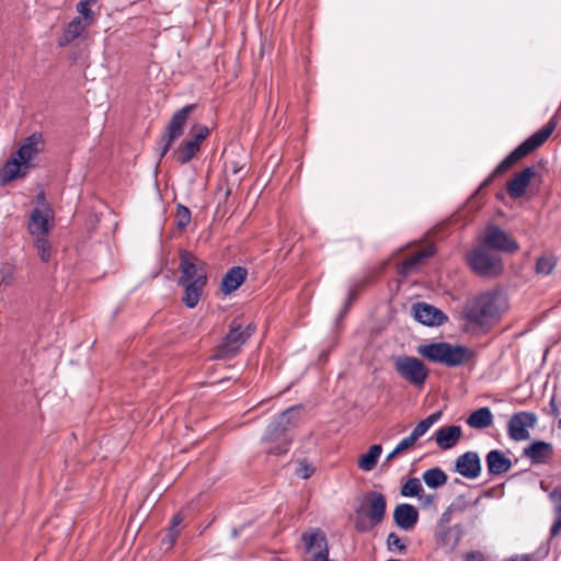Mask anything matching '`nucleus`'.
<instances>
[{
	"instance_id": "obj_1",
	"label": "nucleus",
	"mask_w": 561,
	"mask_h": 561,
	"mask_svg": "<svg viewBox=\"0 0 561 561\" xmlns=\"http://www.w3.org/2000/svg\"><path fill=\"white\" fill-rule=\"evenodd\" d=\"M507 308V299L500 289L480 293L468 299L462 310V318L482 330L491 329L500 321Z\"/></svg>"
},
{
	"instance_id": "obj_2",
	"label": "nucleus",
	"mask_w": 561,
	"mask_h": 561,
	"mask_svg": "<svg viewBox=\"0 0 561 561\" xmlns=\"http://www.w3.org/2000/svg\"><path fill=\"white\" fill-rule=\"evenodd\" d=\"M301 404L291 405L267 425L262 442L267 445L266 451L271 455H285L293 443V428L300 422Z\"/></svg>"
},
{
	"instance_id": "obj_3",
	"label": "nucleus",
	"mask_w": 561,
	"mask_h": 561,
	"mask_svg": "<svg viewBox=\"0 0 561 561\" xmlns=\"http://www.w3.org/2000/svg\"><path fill=\"white\" fill-rule=\"evenodd\" d=\"M556 127L557 122L554 117H552L541 129L534 133L522 144H519L514 150H512L480 184L478 190L482 191L486 188L497 175L503 174L522 158L526 157L528 153L540 147L550 137Z\"/></svg>"
},
{
	"instance_id": "obj_4",
	"label": "nucleus",
	"mask_w": 561,
	"mask_h": 561,
	"mask_svg": "<svg viewBox=\"0 0 561 561\" xmlns=\"http://www.w3.org/2000/svg\"><path fill=\"white\" fill-rule=\"evenodd\" d=\"M417 353L433 363L458 367L476 359V353L461 344L433 342L417 347Z\"/></svg>"
},
{
	"instance_id": "obj_5",
	"label": "nucleus",
	"mask_w": 561,
	"mask_h": 561,
	"mask_svg": "<svg viewBox=\"0 0 561 561\" xmlns=\"http://www.w3.org/2000/svg\"><path fill=\"white\" fill-rule=\"evenodd\" d=\"M43 142L41 133H33L26 137L14 156L0 169V185H5L19 176L21 167H27L28 162L41 152Z\"/></svg>"
},
{
	"instance_id": "obj_6",
	"label": "nucleus",
	"mask_w": 561,
	"mask_h": 561,
	"mask_svg": "<svg viewBox=\"0 0 561 561\" xmlns=\"http://www.w3.org/2000/svg\"><path fill=\"white\" fill-rule=\"evenodd\" d=\"M254 332L255 327L252 323L243 325L240 318H234L229 323L227 334L217 345L213 358L219 360L234 357Z\"/></svg>"
},
{
	"instance_id": "obj_7",
	"label": "nucleus",
	"mask_w": 561,
	"mask_h": 561,
	"mask_svg": "<svg viewBox=\"0 0 561 561\" xmlns=\"http://www.w3.org/2000/svg\"><path fill=\"white\" fill-rule=\"evenodd\" d=\"M466 263L476 275L485 279L497 278L504 272L501 255L482 244L466 254Z\"/></svg>"
},
{
	"instance_id": "obj_8",
	"label": "nucleus",
	"mask_w": 561,
	"mask_h": 561,
	"mask_svg": "<svg viewBox=\"0 0 561 561\" xmlns=\"http://www.w3.org/2000/svg\"><path fill=\"white\" fill-rule=\"evenodd\" d=\"M393 366L402 379L416 388L423 387L428 377V369L424 363L414 356H398Z\"/></svg>"
},
{
	"instance_id": "obj_9",
	"label": "nucleus",
	"mask_w": 561,
	"mask_h": 561,
	"mask_svg": "<svg viewBox=\"0 0 561 561\" xmlns=\"http://www.w3.org/2000/svg\"><path fill=\"white\" fill-rule=\"evenodd\" d=\"M366 500L369 504L367 513L369 522H366L364 518H358L355 522V528L360 533L369 531L380 524L386 514L387 502L382 493L376 491L369 492Z\"/></svg>"
},
{
	"instance_id": "obj_10",
	"label": "nucleus",
	"mask_w": 561,
	"mask_h": 561,
	"mask_svg": "<svg viewBox=\"0 0 561 561\" xmlns=\"http://www.w3.org/2000/svg\"><path fill=\"white\" fill-rule=\"evenodd\" d=\"M485 248L500 252L514 253L519 249L518 243L500 226L489 225L485 228L483 241Z\"/></svg>"
},
{
	"instance_id": "obj_11",
	"label": "nucleus",
	"mask_w": 561,
	"mask_h": 561,
	"mask_svg": "<svg viewBox=\"0 0 561 561\" xmlns=\"http://www.w3.org/2000/svg\"><path fill=\"white\" fill-rule=\"evenodd\" d=\"M537 414L529 411L514 413L507 423V434L512 440L522 442L529 438V428L537 424Z\"/></svg>"
},
{
	"instance_id": "obj_12",
	"label": "nucleus",
	"mask_w": 561,
	"mask_h": 561,
	"mask_svg": "<svg viewBox=\"0 0 561 561\" xmlns=\"http://www.w3.org/2000/svg\"><path fill=\"white\" fill-rule=\"evenodd\" d=\"M179 270L181 276L178 279V284H184L198 277H207L205 270V263H203L195 254L190 251H180V265Z\"/></svg>"
},
{
	"instance_id": "obj_13",
	"label": "nucleus",
	"mask_w": 561,
	"mask_h": 561,
	"mask_svg": "<svg viewBox=\"0 0 561 561\" xmlns=\"http://www.w3.org/2000/svg\"><path fill=\"white\" fill-rule=\"evenodd\" d=\"M41 208L33 209L28 224V231L32 236H46L49 232V220L53 219V210L46 203L45 196L42 193L38 196Z\"/></svg>"
},
{
	"instance_id": "obj_14",
	"label": "nucleus",
	"mask_w": 561,
	"mask_h": 561,
	"mask_svg": "<svg viewBox=\"0 0 561 561\" xmlns=\"http://www.w3.org/2000/svg\"><path fill=\"white\" fill-rule=\"evenodd\" d=\"M414 319L426 327H438L448 321V317L438 308L426 304L416 302L412 307Z\"/></svg>"
},
{
	"instance_id": "obj_15",
	"label": "nucleus",
	"mask_w": 561,
	"mask_h": 561,
	"mask_svg": "<svg viewBox=\"0 0 561 561\" xmlns=\"http://www.w3.org/2000/svg\"><path fill=\"white\" fill-rule=\"evenodd\" d=\"M455 471L463 478L476 479L481 473V460L477 451H466L455 461Z\"/></svg>"
},
{
	"instance_id": "obj_16",
	"label": "nucleus",
	"mask_w": 561,
	"mask_h": 561,
	"mask_svg": "<svg viewBox=\"0 0 561 561\" xmlns=\"http://www.w3.org/2000/svg\"><path fill=\"white\" fill-rule=\"evenodd\" d=\"M463 531L459 524L451 527H442L436 534V546L445 554H450L455 551Z\"/></svg>"
},
{
	"instance_id": "obj_17",
	"label": "nucleus",
	"mask_w": 561,
	"mask_h": 561,
	"mask_svg": "<svg viewBox=\"0 0 561 561\" xmlns=\"http://www.w3.org/2000/svg\"><path fill=\"white\" fill-rule=\"evenodd\" d=\"M195 104H188L178 110L171 117L169 124L165 127L163 135L173 139L174 141L180 138L187 123L188 115L195 110Z\"/></svg>"
},
{
	"instance_id": "obj_18",
	"label": "nucleus",
	"mask_w": 561,
	"mask_h": 561,
	"mask_svg": "<svg viewBox=\"0 0 561 561\" xmlns=\"http://www.w3.org/2000/svg\"><path fill=\"white\" fill-rule=\"evenodd\" d=\"M536 170L535 167L529 165L524 168L520 172L516 173L512 180L507 182L506 188L507 193L512 198H519L525 193L526 190L535 176Z\"/></svg>"
},
{
	"instance_id": "obj_19",
	"label": "nucleus",
	"mask_w": 561,
	"mask_h": 561,
	"mask_svg": "<svg viewBox=\"0 0 561 561\" xmlns=\"http://www.w3.org/2000/svg\"><path fill=\"white\" fill-rule=\"evenodd\" d=\"M393 520L402 530H412L419 520V512L409 503L398 504L393 511Z\"/></svg>"
},
{
	"instance_id": "obj_20",
	"label": "nucleus",
	"mask_w": 561,
	"mask_h": 561,
	"mask_svg": "<svg viewBox=\"0 0 561 561\" xmlns=\"http://www.w3.org/2000/svg\"><path fill=\"white\" fill-rule=\"evenodd\" d=\"M207 280V277L202 276L198 277L197 279H193L184 284H178L179 286H182L184 288L182 302L185 305V307H187L188 309H193L197 306V304L201 300V297L203 296Z\"/></svg>"
},
{
	"instance_id": "obj_21",
	"label": "nucleus",
	"mask_w": 561,
	"mask_h": 561,
	"mask_svg": "<svg viewBox=\"0 0 561 561\" xmlns=\"http://www.w3.org/2000/svg\"><path fill=\"white\" fill-rule=\"evenodd\" d=\"M302 539L308 552L316 549L310 561H329V549L324 535L321 533L304 534Z\"/></svg>"
},
{
	"instance_id": "obj_22",
	"label": "nucleus",
	"mask_w": 561,
	"mask_h": 561,
	"mask_svg": "<svg viewBox=\"0 0 561 561\" xmlns=\"http://www.w3.org/2000/svg\"><path fill=\"white\" fill-rule=\"evenodd\" d=\"M553 456L552 444L543 440H535L523 449V457L528 458L533 463H545Z\"/></svg>"
},
{
	"instance_id": "obj_23",
	"label": "nucleus",
	"mask_w": 561,
	"mask_h": 561,
	"mask_svg": "<svg viewBox=\"0 0 561 561\" xmlns=\"http://www.w3.org/2000/svg\"><path fill=\"white\" fill-rule=\"evenodd\" d=\"M485 463L490 476H501L511 470L513 463L503 451L490 450L485 456Z\"/></svg>"
},
{
	"instance_id": "obj_24",
	"label": "nucleus",
	"mask_w": 561,
	"mask_h": 561,
	"mask_svg": "<svg viewBox=\"0 0 561 561\" xmlns=\"http://www.w3.org/2000/svg\"><path fill=\"white\" fill-rule=\"evenodd\" d=\"M248 270L243 266H233L227 271L221 279L220 289L225 295L237 290L247 279Z\"/></svg>"
},
{
	"instance_id": "obj_25",
	"label": "nucleus",
	"mask_w": 561,
	"mask_h": 561,
	"mask_svg": "<svg viewBox=\"0 0 561 561\" xmlns=\"http://www.w3.org/2000/svg\"><path fill=\"white\" fill-rule=\"evenodd\" d=\"M461 434L462 430L459 425L442 426L436 430L434 438L440 449L447 450L457 444Z\"/></svg>"
},
{
	"instance_id": "obj_26",
	"label": "nucleus",
	"mask_w": 561,
	"mask_h": 561,
	"mask_svg": "<svg viewBox=\"0 0 561 561\" xmlns=\"http://www.w3.org/2000/svg\"><path fill=\"white\" fill-rule=\"evenodd\" d=\"M90 25V23L83 21V18H75L67 24L62 34L58 37V46L65 47L69 45L76 38L80 37Z\"/></svg>"
},
{
	"instance_id": "obj_27",
	"label": "nucleus",
	"mask_w": 561,
	"mask_h": 561,
	"mask_svg": "<svg viewBox=\"0 0 561 561\" xmlns=\"http://www.w3.org/2000/svg\"><path fill=\"white\" fill-rule=\"evenodd\" d=\"M493 422V414L488 407L479 408L467 419V424L471 428L482 430L489 427Z\"/></svg>"
},
{
	"instance_id": "obj_28",
	"label": "nucleus",
	"mask_w": 561,
	"mask_h": 561,
	"mask_svg": "<svg viewBox=\"0 0 561 561\" xmlns=\"http://www.w3.org/2000/svg\"><path fill=\"white\" fill-rule=\"evenodd\" d=\"M201 145L196 140L183 141L174 151L180 164L188 163L199 151Z\"/></svg>"
},
{
	"instance_id": "obj_29",
	"label": "nucleus",
	"mask_w": 561,
	"mask_h": 561,
	"mask_svg": "<svg viewBox=\"0 0 561 561\" xmlns=\"http://www.w3.org/2000/svg\"><path fill=\"white\" fill-rule=\"evenodd\" d=\"M422 479L427 488L438 489L447 482L446 472L439 467L427 469L423 472Z\"/></svg>"
},
{
	"instance_id": "obj_30",
	"label": "nucleus",
	"mask_w": 561,
	"mask_h": 561,
	"mask_svg": "<svg viewBox=\"0 0 561 561\" xmlns=\"http://www.w3.org/2000/svg\"><path fill=\"white\" fill-rule=\"evenodd\" d=\"M381 451V445L375 444L370 446L368 451L359 457L358 467L364 471H371L376 467Z\"/></svg>"
},
{
	"instance_id": "obj_31",
	"label": "nucleus",
	"mask_w": 561,
	"mask_h": 561,
	"mask_svg": "<svg viewBox=\"0 0 561 561\" xmlns=\"http://www.w3.org/2000/svg\"><path fill=\"white\" fill-rule=\"evenodd\" d=\"M549 496L554 503L556 514L554 522L550 528V535L551 537H556L561 531V488L553 489Z\"/></svg>"
},
{
	"instance_id": "obj_32",
	"label": "nucleus",
	"mask_w": 561,
	"mask_h": 561,
	"mask_svg": "<svg viewBox=\"0 0 561 561\" xmlns=\"http://www.w3.org/2000/svg\"><path fill=\"white\" fill-rule=\"evenodd\" d=\"M443 415V412L442 411H436L432 414H430L428 416H426L425 419H423L421 422H419L416 424V426L412 430V432L410 433L412 435L413 438H415L416 440L422 437L436 422L439 421V419L442 417Z\"/></svg>"
},
{
	"instance_id": "obj_33",
	"label": "nucleus",
	"mask_w": 561,
	"mask_h": 561,
	"mask_svg": "<svg viewBox=\"0 0 561 561\" xmlns=\"http://www.w3.org/2000/svg\"><path fill=\"white\" fill-rule=\"evenodd\" d=\"M430 254L431 253L427 250L416 252L415 254H413L412 256L402 262L400 266V273L404 276L413 273L417 268L421 261L428 257Z\"/></svg>"
},
{
	"instance_id": "obj_34",
	"label": "nucleus",
	"mask_w": 561,
	"mask_h": 561,
	"mask_svg": "<svg viewBox=\"0 0 561 561\" xmlns=\"http://www.w3.org/2000/svg\"><path fill=\"white\" fill-rule=\"evenodd\" d=\"M557 265V257L554 255H543L536 261V272L542 275H550Z\"/></svg>"
},
{
	"instance_id": "obj_35",
	"label": "nucleus",
	"mask_w": 561,
	"mask_h": 561,
	"mask_svg": "<svg viewBox=\"0 0 561 561\" xmlns=\"http://www.w3.org/2000/svg\"><path fill=\"white\" fill-rule=\"evenodd\" d=\"M423 486L419 478H410L401 488V495L404 497L420 496Z\"/></svg>"
},
{
	"instance_id": "obj_36",
	"label": "nucleus",
	"mask_w": 561,
	"mask_h": 561,
	"mask_svg": "<svg viewBox=\"0 0 561 561\" xmlns=\"http://www.w3.org/2000/svg\"><path fill=\"white\" fill-rule=\"evenodd\" d=\"M386 545H387V549L390 552L397 551V552L403 554L407 552V549H408L407 545L402 541V539L398 536V534H396L393 531L388 534Z\"/></svg>"
},
{
	"instance_id": "obj_37",
	"label": "nucleus",
	"mask_w": 561,
	"mask_h": 561,
	"mask_svg": "<svg viewBox=\"0 0 561 561\" xmlns=\"http://www.w3.org/2000/svg\"><path fill=\"white\" fill-rule=\"evenodd\" d=\"M175 219H176V227L179 229H184L188 226L191 222V210L182 205L178 204L176 206V213H175Z\"/></svg>"
},
{
	"instance_id": "obj_38",
	"label": "nucleus",
	"mask_w": 561,
	"mask_h": 561,
	"mask_svg": "<svg viewBox=\"0 0 561 561\" xmlns=\"http://www.w3.org/2000/svg\"><path fill=\"white\" fill-rule=\"evenodd\" d=\"M35 247L38 250L42 261L47 262L50 257V242L46 236H36Z\"/></svg>"
},
{
	"instance_id": "obj_39",
	"label": "nucleus",
	"mask_w": 561,
	"mask_h": 561,
	"mask_svg": "<svg viewBox=\"0 0 561 561\" xmlns=\"http://www.w3.org/2000/svg\"><path fill=\"white\" fill-rule=\"evenodd\" d=\"M173 144H174L173 139H171L162 134L160 139L157 141V152H158L159 161H161L165 157V154L168 153V151L170 150V148L172 147Z\"/></svg>"
},
{
	"instance_id": "obj_40",
	"label": "nucleus",
	"mask_w": 561,
	"mask_h": 561,
	"mask_svg": "<svg viewBox=\"0 0 561 561\" xmlns=\"http://www.w3.org/2000/svg\"><path fill=\"white\" fill-rule=\"evenodd\" d=\"M76 10L78 12L77 18H83V21L92 24L94 20V13L91 10V7L83 3L82 1H79L76 5Z\"/></svg>"
},
{
	"instance_id": "obj_41",
	"label": "nucleus",
	"mask_w": 561,
	"mask_h": 561,
	"mask_svg": "<svg viewBox=\"0 0 561 561\" xmlns=\"http://www.w3.org/2000/svg\"><path fill=\"white\" fill-rule=\"evenodd\" d=\"M314 472V468L307 462V460H300L296 468V474L301 479L310 478Z\"/></svg>"
},
{
	"instance_id": "obj_42",
	"label": "nucleus",
	"mask_w": 561,
	"mask_h": 561,
	"mask_svg": "<svg viewBox=\"0 0 561 561\" xmlns=\"http://www.w3.org/2000/svg\"><path fill=\"white\" fill-rule=\"evenodd\" d=\"M193 139L201 145V141L205 140L209 136V128L206 125H195L192 129Z\"/></svg>"
},
{
	"instance_id": "obj_43",
	"label": "nucleus",
	"mask_w": 561,
	"mask_h": 561,
	"mask_svg": "<svg viewBox=\"0 0 561 561\" xmlns=\"http://www.w3.org/2000/svg\"><path fill=\"white\" fill-rule=\"evenodd\" d=\"M357 294H358V291H357V289H356L355 287H353V288H351V289L348 290V293H347V298H346V301H345V304H344V307H343V309H342V311H341L340 317H343V316L347 312V310H348L350 306H351V305L353 304V301L356 299Z\"/></svg>"
},
{
	"instance_id": "obj_44",
	"label": "nucleus",
	"mask_w": 561,
	"mask_h": 561,
	"mask_svg": "<svg viewBox=\"0 0 561 561\" xmlns=\"http://www.w3.org/2000/svg\"><path fill=\"white\" fill-rule=\"evenodd\" d=\"M178 536H179V530L171 529V527H170L168 534L162 539V542L168 543V547H172L174 545V542L176 541Z\"/></svg>"
},
{
	"instance_id": "obj_45",
	"label": "nucleus",
	"mask_w": 561,
	"mask_h": 561,
	"mask_svg": "<svg viewBox=\"0 0 561 561\" xmlns=\"http://www.w3.org/2000/svg\"><path fill=\"white\" fill-rule=\"evenodd\" d=\"M416 442L415 438L412 437V435L410 434L408 437L403 438L398 445V450H405L408 448H410L411 446L414 445V443Z\"/></svg>"
},
{
	"instance_id": "obj_46",
	"label": "nucleus",
	"mask_w": 561,
	"mask_h": 561,
	"mask_svg": "<svg viewBox=\"0 0 561 561\" xmlns=\"http://www.w3.org/2000/svg\"><path fill=\"white\" fill-rule=\"evenodd\" d=\"M463 561H485V558L480 551H469L465 554Z\"/></svg>"
},
{
	"instance_id": "obj_47",
	"label": "nucleus",
	"mask_w": 561,
	"mask_h": 561,
	"mask_svg": "<svg viewBox=\"0 0 561 561\" xmlns=\"http://www.w3.org/2000/svg\"><path fill=\"white\" fill-rule=\"evenodd\" d=\"M549 405H550V409H551V414L553 416H558L560 411H559V407H558V403L556 401V397L554 396L551 397Z\"/></svg>"
},
{
	"instance_id": "obj_48",
	"label": "nucleus",
	"mask_w": 561,
	"mask_h": 561,
	"mask_svg": "<svg viewBox=\"0 0 561 561\" xmlns=\"http://www.w3.org/2000/svg\"><path fill=\"white\" fill-rule=\"evenodd\" d=\"M183 517L180 514H176L172 517L171 520V529H178V527L182 524Z\"/></svg>"
},
{
	"instance_id": "obj_49",
	"label": "nucleus",
	"mask_w": 561,
	"mask_h": 561,
	"mask_svg": "<svg viewBox=\"0 0 561 561\" xmlns=\"http://www.w3.org/2000/svg\"><path fill=\"white\" fill-rule=\"evenodd\" d=\"M504 561H531V559L529 556L523 554V556H516V557L510 558Z\"/></svg>"
},
{
	"instance_id": "obj_50",
	"label": "nucleus",
	"mask_w": 561,
	"mask_h": 561,
	"mask_svg": "<svg viewBox=\"0 0 561 561\" xmlns=\"http://www.w3.org/2000/svg\"><path fill=\"white\" fill-rule=\"evenodd\" d=\"M229 165H230V170H231V172H232L233 174H238V173L242 170V167H240V165H239L237 162H234V161H231V162L229 163Z\"/></svg>"
},
{
	"instance_id": "obj_51",
	"label": "nucleus",
	"mask_w": 561,
	"mask_h": 561,
	"mask_svg": "<svg viewBox=\"0 0 561 561\" xmlns=\"http://www.w3.org/2000/svg\"><path fill=\"white\" fill-rule=\"evenodd\" d=\"M450 520V514L449 512H444L440 516L439 524H447Z\"/></svg>"
},
{
	"instance_id": "obj_52",
	"label": "nucleus",
	"mask_w": 561,
	"mask_h": 561,
	"mask_svg": "<svg viewBox=\"0 0 561 561\" xmlns=\"http://www.w3.org/2000/svg\"><path fill=\"white\" fill-rule=\"evenodd\" d=\"M244 526H240V527H234L232 528L231 530V537L232 538H237L239 536V534L243 530Z\"/></svg>"
},
{
	"instance_id": "obj_53",
	"label": "nucleus",
	"mask_w": 561,
	"mask_h": 561,
	"mask_svg": "<svg viewBox=\"0 0 561 561\" xmlns=\"http://www.w3.org/2000/svg\"><path fill=\"white\" fill-rule=\"evenodd\" d=\"M400 453L401 450H398V447L396 446V448L387 456V460L394 458Z\"/></svg>"
},
{
	"instance_id": "obj_54",
	"label": "nucleus",
	"mask_w": 561,
	"mask_h": 561,
	"mask_svg": "<svg viewBox=\"0 0 561 561\" xmlns=\"http://www.w3.org/2000/svg\"><path fill=\"white\" fill-rule=\"evenodd\" d=\"M478 520H479V515H478V514L473 515V516L469 519V524H470V526L474 527Z\"/></svg>"
},
{
	"instance_id": "obj_55",
	"label": "nucleus",
	"mask_w": 561,
	"mask_h": 561,
	"mask_svg": "<svg viewBox=\"0 0 561 561\" xmlns=\"http://www.w3.org/2000/svg\"><path fill=\"white\" fill-rule=\"evenodd\" d=\"M558 427L561 428V419L558 422Z\"/></svg>"
}]
</instances>
